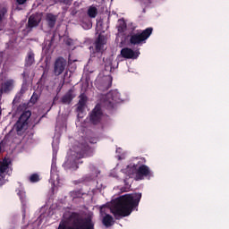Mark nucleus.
Here are the masks:
<instances>
[{"label": "nucleus", "instance_id": "1", "mask_svg": "<svg viewBox=\"0 0 229 229\" xmlns=\"http://www.w3.org/2000/svg\"><path fill=\"white\" fill-rule=\"evenodd\" d=\"M141 198L142 193L120 196L110 208L111 214L114 215L115 219H119V217H127V216L131 214L133 208L139 207Z\"/></svg>", "mask_w": 229, "mask_h": 229}, {"label": "nucleus", "instance_id": "2", "mask_svg": "<svg viewBox=\"0 0 229 229\" xmlns=\"http://www.w3.org/2000/svg\"><path fill=\"white\" fill-rule=\"evenodd\" d=\"M65 222L59 224L58 229H94V222L91 217H81L80 213L72 212Z\"/></svg>", "mask_w": 229, "mask_h": 229}, {"label": "nucleus", "instance_id": "3", "mask_svg": "<svg viewBox=\"0 0 229 229\" xmlns=\"http://www.w3.org/2000/svg\"><path fill=\"white\" fill-rule=\"evenodd\" d=\"M74 150L76 153L75 158L73 159L74 163H64V165L67 169H73L76 171V169H78V164H83V161L80 162V159L93 157L94 150L86 141L79 142L77 145H75Z\"/></svg>", "mask_w": 229, "mask_h": 229}, {"label": "nucleus", "instance_id": "4", "mask_svg": "<svg viewBox=\"0 0 229 229\" xmlns=\"http://www.w3.org/2000/svg\"><path fill=\"white\" fill-rule=\"evenodd\" d=\"M153 34V28L148 27L144 30H136V32H132L130 34L129 43L131 46H142V44H146V41L151 35Z\"/></svg>", "mask_w": 229, "mask_h": 229}, {"label": "nucleus", "instance_id": "5", "mask_svg": "<svg viewBox=\"0 0 229 229\" xmlns=\"http://www.w3.org/2000/svg\"><path fill=\"white\" fill-rule=\"evenodd\" d=\"M121 101H123V98H121V93L114 90L106 96L104 106H106L107 110H114V108H115V104L121 103Z\"/></svg>", "mask_w": 229, "mask_h": 229}, {"label": "nucleus", "instance_id": "6", "mask_svg": "<svg viewBox=\"0 0 229 229\" xmlns=\"http://www.w3.org/2000/svg\"><path fill=\"white\" fill-rule=\"evenodd\" d=\"M33 64H35V53H33V50H30L25 56V69L21 73L23 83H28V79L30 78V71H28V67H31Z\"/></svg>", "mask_w": 229, "mask_h": 229}, {"label": "nucleus", "instance_id": "7", "mask_svg": "<svg viewBox=\"0 0 229 229\" xmlns=\"http://www.w3.org/2000/svg\"><path fill=\"white\" fill-rule=\"evenodd\" d=\"M31 117V111H24L18 121L14 124V130L19 133V131H22V130H26L28 128V121Z\"/></svg>", "mask_w": 229, "mask_h": 229}, {"label": "nucleus", "instance_id": "8", "mask_svg": "<svg viewBox=\"0 0 229 229\" xmlns=\"http://www.w3.org/2000/svg\"><path fill=\"white\" fill-rule=\"evenodd\" d=\"M65 69H67V60L64 57H58L54 64V74L55 76H60Z\"/></svg>", "mask_w": 229, "mask_h": 229}, {"label": "nucleus", "instance_id": "9", "mask_svg": "<svg viewBox=\"0 0 229 229\" xmlns=\"http://www.w3.org/2000/svg\"><path fill=\"white\" fill-rule=\"evenodd\" d=\"M102 118L103 110H101V105L98 104L90 114L89 121L92 123V124H99Z\"/></svg>", "mask_w": 229, "mask_h": 229}, {"label": "nucleus", "instance_id": "10", "mask_svg": "<svg viewBox=\"0 0 229 229\" xmlns=\"http://www.w3.org/2000/svg\"><path fill=\"white\" fill-rule=\"evenodd\" d=\"M112 76H105L97 82V89L101 90V92H106L108 89L112 88Z\"/></svg>", "mask_w": 229, "mask_h": 229}, {"label": "nucleus", "instance_id": "11", "mask_svg": "<svg viewBox=\"0 0 229 229\" xmlns=\"http://www.w3.org/2000/svg\"><path fill=\"white\" fill-rule=\"evenodd\" d=\"M40 21H42V18H40L38 14L30 15L26 25L27 31H32L33 28H37L40 24Z\"/></svg>", "mask_w": 229, "mask_h": 229}, {"label": "nucleus", "instance_id": "12", "mask_svg": "<svg viewBox=\"0 0 229 229\" xmlns=\"http://www.w3.org/2000/svg\"><path fill=\"white\" fill-rule=\"evenodd\" d=\"M15 87V81L13 79H9L2 82L0 93L2 94H10L12 90H13V88Z\"/></svg>", "mask_w": 229, "mask_h": 229}, {"label": "nucleus", "instance_id": "13", "mask_svg": "<svg viewBox=\"0 0 229 229\" xmlns=\"http://www.w3.org/2000/svg\"><path fill=\"white\" fill-rule=\"evenodd\" d=\"M146 176H151V170L149 169V166L146 165L138 166L137 180H144V177Z\"/></svg>", "mask_w": 229, "mask_h": 229}, {"label": "nucleus", "instance_id": "14", "mask_svg": "<svg viewBox=\"0 0 229 229\" xmlns=\"http://www.w3.org/2000/svg\"><path fill=\"white\" fill-rule=\"evenodd\" d=\"M18 196L21 203L22 217L24 218L26 217V208H28V197L26 196V191L23 190L18 191Z\"/></svg>", "mask_w": 229, "mask_h": 229}, {"label": "nucleus", "instance_id": "15", "mask_svg": "<svg viewBox=\"0 0 229 229\" xmlns=\"http://www.w3.org/2000/svg\"><path fill=\"white\" fill-rule=\"evenodd\" d=\"M121 55L127 60H137V58H139V54L128 47H124L121 50Z\"/></svg>", "mask_w": 229, "mask_h": 229}, {"label": "nucleus", "instance_id": "16", "mask_svg": "<svg viewBox=\"0 0 229 229\" xmlns=\"http://www.w3.org/2000/svg\"><path fill=\"white\" fill-rule=\"evenodd\" d=\"M74 98H76V94H74V88H72L62 97L61 103L63 105H71Z\"/></svg>", "mask_w": 229, "mask_h": 229}, {"label": "nucleus", "instance_id": "17", "mask_svg": "<svg viewBox=\"0 0 229 229\" xmlns=\"http://www.w3.org/2000/svg\"><path fill=\"white\" fill-rule=\"evenodd\" d=\"M106 44V38L105 36L99 34L96 42H95V49L97 53H101Z\"/></svg>", "mask_w": 229, "mask_h": 229}, {"label": "nucleus", "instance_id": "18", "mask_svg": "<svg viewBox=\"0 0 229 229\" xmlns=\"http://www.w3.org/2000/svg\"><path fill=\"white\" fill-rule=\"evenodd\" d=\"M79 102L77 106L78 112H83V108H85V105H87V101L89 98H87V95L85 93H82L79 96Z\"/></svg>", "mask_w": 229, "mask_h": 229}, {"label": "nucleus", "instance_id": "19", "mask_svg": "<svg viewBox=\"0 0 229 229\" xmlns=\"http://www.w3.org/2000/svg\"><path fill=\"white\" fill-rule=\"evenodd\" d=\"M102 223L104 226H106V228H110V226H114L115 221H114V216H112V215L106 214L102 219Z\"/></svg>", "mask_w": 229, "mask_h": 229}, {"label": "nucleus", "instance_id": "20", "mask_svg": "<svg viewBox=\"0 0 229 229\" xmlns=\"http://www.w3.org/2000/svg\"><path fill=\"white\" fill-rule=\"evenodd\" d=\"M47 22L48 24V27H50L51 29L55 28V24H56V17L54 14H47Z\"/></svg>", "mask_w": 229, "mask_h": 229}, {"label": "nucleus", "instance_id": "21", "mask_svg": "<svg viewBox=\"0 0 229 229\" xmlns=\"http://www.w3.org/2000/svg\"><path fill=\"white\" fill-rule=\"evenodd\" d=\"M139 170V165H129L127 166V171L130 176H131L132 174H136V178H137V171Z\"/></svg>", "mask_w": 229, "mask_h": 229}, {"label": "nucleus", "instance_id": "22", "mask_svg": "<svg viewBox=\"0 0 229 229\" xmlns=\"http://www.w3.org/2000/svg\"><path fill=\"white\" fill-rule=\"evenodd\" d=\"M88 15L90 17V19H96L98 17V8L94 6H90L88 9Z\"/></svg>", "mask_w": 229, "mask_h": 229}, {"label": "nucleus", "instance_id": "23", "mask_svg": "<svg viewBox=\"0 0 229 229\" xmlns=\"http://www.w3.org/2000/svg\"><path fill=\"white\" fill-rule=\"evenodd\" d=\"M8 167H10V163L6 161V159H4L3 163L0 165V174H4L6 173Z\"/></svg>", "mask_w": 229, "mask_h": 229}, {"label": "nucleus", "instance_id": "24", "mask_svg": "<svg viewBox=\"0 0 229 229\" xmlns=\"http://www.w3.org/2000/svg\"><path fill=\"white\" fill-rule=\"evenodd\" d=\"M29 180L30 183H37V182H40V176L38 175V174H32L30 176Z\"/></svg>", "mask_w": 229, "mask_h": 229}, {"label": "nucleus", "instance_id": "25", "mask_svg": "<svg viewBox=\"0 0 229 229\" xmlns=\"http://www.w3.org/2000/svg\"><path fill=\"white\" fill-rule=\"evenodd\" d=\"M81 26L84 30H90V28H92V21H82Z\"/></svg>", "mask_w": 229, "mask_h": 229}, {"label": "nucleus", "instance_id": "26", "mask_svg": "<svg viewBox=\"0 0 229 229\" xmlns=\"http://www.w3.org/2000/svg\"><path fill=\"white\" fill-rule=\"evenodd\" d=\"M6 13H8V9H6V7H4L0 10V22L3 21V18L4 15H6Z\"/></svg>", "mask_w": 229, "mask_h": 229}, {"label": "nucleus", "instance_id": "27", "mask_svg": "<svg viewBox=\"0 0 229 229\" xmlns=\"http://www.w3.org/2000/svg\"><path fill=\"white\" fill-rule=\"evenodd\" d=\"M37 101H38V95L33 93V95L30 98V103H37Z\"/></svg>", "mask_w": 229, "mask_h": 229}, {"label": "nucleus", "instance_id": "28", "mask_svg": "<svg viewBox=\"0 0 229 229\" xmlns=\"http://www.w3.org/2000/svg\"><path fill=\"white\" fill-rule=\"evenodd\" d=\"M126 30V23L123 22L122 25L118 26V31H124Z\"/></svg>", "mask_w": 229, "mask_h": 229}, {"label": "nucleus", "instance_id": "29", "mask_svg": "<svg viewBox=\"0 0 229 229\" xmlns=\"http://www.w3.org/2000/svg\"><path fill=\"white\" fill-rule=\"evenodd\" d=\"M73 44H74V41H72V39H71V38H67L65 40V45L66 46H72Z\"/></svg>", "mask_w": 229, "mask_h": 229}, {"label": "nucleus", "instance_id": "30", "mask_svg": "<svg viewBox=\"0 0 229 229\" xmlns=\"http://www.w3.org/2000/svg\"><path fill=\"white\" fill-rule=\"evenodd\" d=\"M28 0H16V3L20 5L26 4Z\"/></svg>", "mask_w": 229, "mask_h": 229}, {"label": "nucleus", "instance_id": "31", "mask_svg": "<svg viewBox=\"0 0 229 229\" xmlns=\"http://www.w3.org/2000/svg\"><path fill=\"white\" fill-rule=\"evenodd\" d=\"M106 208L105 206H101L100 207V214L101 216H103L104 214H106V212L105 211Z\"/></svg>", "mask_w": 229, "mask_h": 229}, {"label": "nucleus", "instance_id": "32", "mask_svg": "<svg viewBox=\"0 0 229 229\" xmlns=\"http://www.w3.org/2000/svg\"><path fill=\"white\" fill-rule=\"evenodd\" d=\"M60 3H64V4H71L72 0H59Z\"/></svg>", "mask_w": 229, "mask_h": 229}, {"label": "nucleus", "instance_id": "33", "mask_svg": "<svg viewBox=\"0 0 229 229\" xmlns=\"http://www.w3.org/2000/svg\"><path fill=\"white\" fill-rule=\"evenodd\" d=\"M64 85H65V81H64L61 86H59V90H62V88L64 87Z\"/></svg>", "mask_w": 229, "mask_h": 229}, {"label": "nucleus", "instance_id": "34", "mask_svg": "<svg viewBox=\"0 0 229 229\" xmlns=\"http://www.w3.org/2000/svg\"><path fill=\"white\" fill-rule=\"evenodd\" d=\"M57 100H58V97L55 96V97L54 98V100H53V105H55V101H57Z\"/></svg>", "mask_w": 229, "mask_h": 229}, {"label": "nucleus", "instance_id": "35", "mask_svg": "<svg viewBox=\"0 0 229 229\" xmlns=\"http://www.w3.org/2000/svg\"><path fill=\"white\" fill-rule=\"evenodd\" d=\"M20 92H21V94H24L26 92V90H24V88H21Z\"/></svg>", "mask_w": 229, "mask_h": 229}, {"label": "nucleus", "instance_id": "36", "mask_svg": "<svg viewBox=\"0 0 229 229\" xmlns=\"http://www.w3.org/2000/svg\"><path fill=\"white\" fill-rule=\"evenodd\" d=\"M44 76H46V71H44V72H43L41 78H44Z\"/></svg>", "mask_w": 229, "mask_h": 229}, {"label": "nucleus", "instance_id": "37", "mask_svg": "<svg viewBox=\"0 0 229 229\" xmlns=\"http://www.w3.org/2000/svg\"><path fill=\"white\" fill-rule=\"evenodd\" d=\"M76 13H78V12L72 13V15H76Z\"/></svg>", "mask_w": 229, "mask_h": 229}, {"label": "nucleus", "instance_id": "38", "mask_svg": "<svg viewBox=\"0 0 229 229\" xmlns=\"http://www.w3.org/2000/svg\"><path fill=\"white\" fill-rule=\"evenodd\" d=\"M30 135H31V137H33V135H34V132H31V133H30Z\"/></svg>", "mask_w": 229, "mask_h": 229}, {"label": "nucleus", "instance_id": "39", "mask_svg": "<svg viewBox=\"0 0 229 229\" xmlns=\"http://www.w3.org/2000/svg\"><path fill=\"white\" fill-rule=\"evenodd\" d=\"M72 194H76V191H72Z\"/></svg>", "mask_w": 229, "mask_h": 229}]
</instances>
